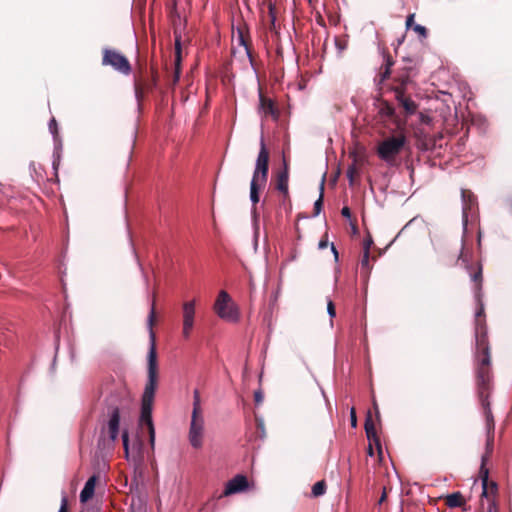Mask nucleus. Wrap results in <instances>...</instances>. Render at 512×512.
I'll list each match as a JSON object with an SVG mask.
<instances>
[{
    "label": "nucleus",
    "instance_id": "nucleus-51",
    "mask_svg": "<svg viewBox=\"0 0 512 512\" xmlns=\"http://www.w3.org/2000/svg\"><path fill=\"white\" fill-rule=\"evenodd\" d=\"M373 407L375 409L377 418H379V410H378V405H377L376 401L373 402Z\"/></svg>",
    "mask_w": 512,
    "mask_h": 512
},
{
    "label": "nucleus",
    "instance_id": "nucleus-15",
    "mask_svg": "<svg viewBox=\"0 0 512 512\" xmlns=\"http://www.w3.org/2000/svg\"><path fill=\"white\" fill-rule=\"evenodd\" d=\"M259 111L262 112L265 117L271 116L274 120H278L280 116V112L277 109L275 102L266 97L261 88H259Z\"/></svg>",
    "mask_w": 512,
    "mask_h": 512
},
{
    "label": "nucleus",
    "instance_id": "nucleus-6",
    "mask_svg": "<svg viewBox=\"0 0 512 512\" xmlns=\"http://www.w3.org/2000/svg\"><path fill=\"white\" fill-rule=\"evenodd\" d=\"M214 311L225 321L237 322L239 319L238 309L233 303L230 295L225 290H221L219 292L214 303Z\"/></svg>",
    "mask_w": 512,
    "mask_h": 512
},
{
    "label": "nucleus",
    "instance_id": "nucleus-47",
    "mask_svg": "<svg viewBox=\"0 0 512 512\" xmlns=\"http://www.w3.org/2000/svg\"><path fill=\"white\" fill-rule=\"evenodd\" d=\"M341 214L343 217L350 219L351 218V210L349 207L345 206L341 210Z\"/></svg>",
    "mask_w": 512,
    "mask_h": 512
},
{
    "label": "nucleus",
    "instance_id": "nucleus-42",
    "mask_svg": "<svg viewBox=\"0 0 512 512\" xmlns=\"http://www.w3.org/2000/svg\"><path fill=\"white\" fill-rule=\"evenodd\" d=\"M59 512H68V499L66 496H63L61 499V506Z\"/></svg>",
    "mask_w": 512,
    "mask_h": 512
},
{
    "label": "nucleus",
    "instance_id": "nucleus-14",
    "mask_svg": "<svg viewBox=\"0 0 512 512\" xmlns=\"http://www.w3.org/2000/svg\"><path fill=\"white\" fill-rule=\"evenodd\" d=\"M350 157L352 158V163L347 169V178L349 185L354 186L359 182L361 169L365 163V156L352 152L350 153Z\"/></svg>",
    "mask_w": 512,
    "mask_h": 512
},
{
    "label": "nucleus",
    "instance_id": "nucleus-46",
    "mask_svg": "<svg viewBox=\"0 0 512 512\" xmlns=\"http://www.w3.org/2000/svg\"><path fill=\"white\" fill-rule=\"evenodd\" d=\"M328 246V237L327 234L319 241L318 247L319 249H325Z\"/></svg>",
    "mask_w": 512,
    "mask_h": 512
},
{
    "label": "nucleus",
    "instance_id": "nucleus-23",
    "mask_svg": "<svg viewBox=\"0 0 512 512\" xmlns=\"http://www.w3.org/2000/svg\"><path fill=\"white\" fill-rule=\"evenodd\" d=\"M445 504L449 508H458L465 504V499L460 492H455L446 496Z\"/></svg>",
    "mask_w": 512,
    "mask_h": 512
},
{
    "label": "nucleus",
    "instance_id": "nucleus-17",
    "mask_svg": "<svg viewBox=\"0 0 512 512\" xmlns=\"http://www.w3.org/2000/svg\"><path fill=\"white\" fill-rule=\"evenodd\" d=\"M248 487V480L244 475H236L229 480L223 491L222 496H229L244 491Z\"/></svg>",
    "mask_w": 512,
    "mask_h": 512
},
{
    "label": "nucleus",
    "instance_id": "nucleus-11",
    "mask_svg": "<svg viewBox=\"0 0 512 512\" xmlns=\"http://www.w3.org/2000/svg\"><path fill=\"white\" fill-rule=\"evenodd\" d=\"M190 445L200 449L204 443V417L203 415H191V422L188 432Z\"/></svg>",
    "mask_w": 512,
    "mask_h": 512
},
{
    "label": "nucleus",
    "instance_id": "nucleus-29",
    "mask_svg": "<svg viewBox=\"0 0 512 512\" xmlns=\"http://www.w3.org/2000/svg\"><path fill=\"white\" fill-rule=\"evenodd\" d=\"M369 259H370V252L363 251V256L360 261V267H361V273L366 276L370 273V270H371V267L369 264Z\"/></svg>",
    "mask_w": 512,
    "mask_h": 512
},
{
    "label": "nucleus",
    "instance_id": "nucleus-21",
    "mask_svg": "<svg viewBox=\"0 0 512 512\" xmlns=\"http://www.w3.org/2000/svg\"><path fill=\"white\" fill-rule=\"evenodd\" d=\"M180 64H181V41L180 37L176 36L175 38V73H174V83H177L180 78Z\"/></svg>",
    "mask_w": 512,
    "mask_h": 512
},
{
    "label": "nucleus",
    "instance_id": "nucleus-5",
    "mask_svg": "<svg viewBox=\"0 0 512 512\" xmlns=\"http://www.w3.org/2000/svg\"><path fill=\"white\" fill-rule=\"evenodd\" d=\"M476 390L485 416L486 434H495V422L489 401L493 390V383L476 384Z\"/></svg>",
    "mask_w": 512,
    "mask_h": 512
},
{
    "label": "nucleus",
    "instance_id": "nucleus-36",
    "mask_svg": "<svg viewBox=\"0 0 512 512\" xmlns=\"http://www.w3.org/2000/svg\"><path fill=\"white\" fill-rule=\"evenodd\" d=\"M383 55L385 61L384 66L391 68L394 65V60L391 54L387 50H384Z\"/></svg>",
    "mask_w": 512,
    "mask_h": 512
},
{
    "label": "nucleus",
    "instance_id": "nucleus-49",
    "mask_svg": "<svg viewBox=\"0 0 512 512\" xmlns=\"http://www.w3.org/2000/svg\"><path fill=\"white\" fill-rule=\"evenodd\" d=\"M430 120H431V119H430L428 116H425V115L421 114V121H422L423 123H429V122H430Z\"/></svg>",
    "mask_w": 512,
    "mask_h": 512
},
{
    "label": "nucleus",
    "instance_id": "nucleus-26",
    "mask_svg": "<svg viewBox=\"0 0 512 512\" xmlns=\"http://www.w3.org/2000/svg\"><path fill=\"white\" fill-rule=\"evenodd\" d=\"M494 435L495 434H486L485 453L482 456V459H484V462H487L493 453Z\"/></svg>",
    "mask_w": 512,
    "mask_h": 512
},
{
    "label": "nucleus",
    "instance_id": "nucleus-22",
    "mask_svg": "<svg viewBox=\"0 0 512 512\" xmlns=\"http://www.w3.org/2000/svg\"><path fill=\"white\" fill-rule=\"evenodd\" d=\"M238 41H239V44L244 47L245 52L249 58L251 66L254 67V57L252 54V48H251L250 41H249L248 37H246L244 32L240 29L238 30Z\"/></svg>",
    "mask_w": 512,
    "mask_h": 512
},
{
    "label": "nucleus",
    "instance_id": "nucleus-48",
    "mask_svg": "<svg viewBox=\"0 0 512 512\" xmlns=\"http://www.w3.org/2000/svg\"><path fill=\"white\" fill-rule=\"evenodd\" d=\"M387 494H388V492H387V488H386V487H383V491H382L381 497H380V499H379V501H378V504H379V505H381L382 503H384V502L386 501V499H387Z\"/></svg>",
    "mask_w": 512,
    "mask_h": 512
},
{
    "label": "nucleus",
    "instance_id": "nucleus-2",
    "mask_svg": "<svg viewBox=\"0 0 512 512\" xmlns=\"http://www.w3.org/2000/svg\"><path fill=\"white\" fill-rule=\"evenodd\" d=\"M476 338V384L493 383L491 354L486 327L475 328Z\"/></svg>",
    "mask_w": 512,
    "mask_h": 512
},
{
    "label": "nucleus",
    "instance_id": "nucleus-20",
    "mask_svg": "<svg viewBox=\"0 0 512 512\" xmlns=\"http://www.w3.org/2000/svg\"><path fill=\"white\" fill-rule=\"evenodd\" d=\"M97 481H98V476H96V475L91 476L87 480V482L84 485V488L82 489V491L80 493V501L82 503L87 502L88 500H90L93 497Z\"/></svg>",
    "mask_w": 512,
    "mask_h": 512
},
{
    "label": "nucleus",
    "instance_id": "nucleus-16",
    "mask_svg": "<svg viewBox=\"0 0 512 512\" xmlns=\"http://www.w3.org/2000/svg\"><path fill=\"white\" fill-rule=\"evenodd\" d=\"M364 428H365L366 436H367L368 440L370 441V444L368 447V454L370 456H373L374 452H373L372 443H374L378 447L379 451H381V444H380V439L377 435L376 427L372 420L370 412L368 413V415L366 417Z\"/></svg>",
    "mask_w": 512,
    "mask_h": 512
},
{
    "label": "nucleus",
    "instance_id": "nucleus-13",
    "mask_svg": "<svg viewBox=\"0 0 512 512\" xmlns=\"http://www.w3.org/2000/svg\"><path fill=\"white\" fill-rule=\"evenodd\" d=\"M109 406L110 419L108 422V434L112 441H115L119 433L120 412L116 404L117 396L111 395Z\"/></svg>",
    "mask_w": 512,
    "mask_h": 512
},
{
    "label": "nucleus",
    "instance_id": "nucleus-52",
    "mask_svg": "<svg viewBox=\"0 0 512 512\" xmlns=\"http://www.w3.org/2000/svg\"><path fill=\"white\" fill-rule=\"evenodd\" d=\"M313 1H314V0H308V2H309V4H310V5H313Z\"/></svg>",
    "mask_w": 512,
    "mask_h": 512
},
{
    "label": "nucleus",
    "instance_id": "nucleus-31",
    "mask_svg": "<svg viewBox=\"0 0 512 512\" xmlns=\"http://www.w3.org/2000/svg\"><path fill=\"white\" fill-rule=\"evenodd\" d=\"M324 179L320 185V196L314 203V215H318L323 207Z\"/></svg>",
    "mask_w": 512,
    "mask_h": 512
},
{
    "label": "nucleus",
    "instance_id": "nucleus-41",
    "mask_svg": "<svg viewBox=\"0 0 512 512\" xmlns=\"http://www.w3.org/2000/svg\"><path fill=\"white\" fill-rule=\"evenodd\" d=\"M462 198H463L464 202H466L468 200L470 203H472L474 196L471 193V191L462 190Z\"/></svg>",
    "mask_w": 512,
    "mask_h": 512
},
{
    "label": "nucleus",
    "instance_id": "nucleus-24",
    "mask_svg": "<svg viewBox=\"0 0 512 512\" xmlns=\"http://www.w3.org/2000/svg\"><path fill=\"white\" fill-rule=\"evenodd\" d=\"M264 4L268 8L269 30L273 31L276 29V4L273 0H264Z\"/></svg>",
    "mask_w": 512,
    "mask_h": 512
},
{
    "label": "nucleus",
    "instance_id": "nucleus-37",
    "mask_svg": "<svg viewBox=\"0 0 512 512\" xmlns=\"http://www.w3.org/2000/svg\"><path fill=\"white\" fill-rule=\"evenodd\" d=\"M482 316H484V308L481 305L476 312V327H485V325L482 323V320L480 319Z\"/></svg>",
    "mask_w": 512,
    "mask_h": 512
},
{
    "label": "nucleus",
    "instance_id": "nucleus-38",
    "mask_svg": "<svg viewBox=\"0 0 512 512\" xmlns=\"http://www.w3.org/2000/svg\"><path fill=\"white\" fill-rule=\"evenodd\" d=\"M372 245H373V239H372L371 235H367V237H365L363 240V251L370 252V248Z\"/></svg>",
    "mask_w": 512,
    "mask_h": 512
},
{
    "label": "nucleus",
    "instance_id": "nucleus-19",
    "mask_svg": "<svg viewBox=\"0 0 512 512\" xmlns=\"http://www.w3.org/2000/svg\"><path fill=\"white\" fill-rule=\"evenodd\" d=\"M289 181V168L288 164L284 162V169L277 175L276 189L283 194V203L286 201L290 202V196L288 191Z\"/></svg>",
    "mask_w": 512,
    "mask_h": 512
},
{
    "label": "nucleus",
    "instance_id": "nucleus-28",
    "mask_svg": "<svg viewBox=\"0 0 512 512\" xmlns=\"http://www.w3.org/2000/svg\"><path fill=\"white\" fill-rule=\"evenodd\" d=\"M192 415H203L201 408V398L199 390L195 389L193 392V409Z\"/></svg>",
    "mask_w": 512,
    "mask_h": 512
},
{
    "label": "nucleus",
    "instance_id": "nucleus-1",
    "mask_svg": "<svg viewBox=\"0 0 512 512\" xmlns=\"http://www.w3.org/2000/svg\"><path fill=\"white\" fill-rule=\"evenodd\" d=\"M156 324V292H153L150 312L147 318V327L149 330L150 347L147 355V382L141 399L140 425L146 426L149 434L151 447L155 444V429L152 421V409L155 392L158 386V362L156 349V334L154 326Z\"/></svg>",
    "mask_w": 512,
    "mask_h": 512
},
{
    "label": "nucleus",
    "instance_id": "nucleus-43",
    "mask_svg": "<svg viewBox=\"0 0 512 512\" xmlns=\"http://www.w3.org/2000/svg\"><path fill=\"white\" fill-rule=\"evenodd\" d=\"M327 311H328V314L330 315V317H335L336 315V310H335V305L332 301H329L328 304H327Z\"/></svg>",
    "mask_w": 512,
    "mask_h": 512
},
{
    "label": "nucleus",
    "instance_id": "nucleus-18",
    "mask_svg": "<svg viewBox=\"0 0 512 512\" xmlns=\"http://www.w3.org/2000/svg\"><path fill=\"white\" fill-rule=\"evenodd\" d=\"M444 261L447 265H457L459 261H461L467 269L468 266V255L464 251V243L463 241L454 249L453 253H449L444 256Z\"/></svg>",
    "mask_w": 512,
    "mask_h": 512
},
{
    "label": "nucleus",
    "instance_id": "nucleus-33",
    "mask_svg": "<svg viewBox=\"0 0 512 512\" xmlns=\"http://www.w3.org/2000/svg\"><path fill=\"white\" fill-rule=\"evenodd\" d=\"M49 131L51 132V134L54 137V140L56 141L59 137V133H58V124L54 117L49 122Z\"/></svg>",
    "mask_w": 512,
    "mask_h": 512
},
{
    "label": "nucleus",
    "instance_id": "nucleus-40",
    "mask_svg": "<svg viewBox=\"0 0 512 512\" xmlns=\"http://www.w3.org/2000/svg\"><path fill=\"white\" fill-rule=\"evenodd\" d=\"M122 441H123V447L126 453V456L128 455V446H129V436L128 432L124 431L122 434Z\"/></svg>",
    "mask_w": 512,
    "mask_h": 512
},
{
    "label": "nucleus",
    "instance_id": "nucleus-12",
    "mask_svg": "<svg viewBox=\"0 0 512 512\" xmlns=\"http://www.w3.org/2000/svg\"><path fill=\"white\" fill-rule=\"evenodd\" d=\"M195 301H187L182 305V318H183V327H182V335L185 339H188L191 335V332L194 327L195 320Z\"/></svg>",
    "mask_w": 512,
    "mask_h": 512
},
{
    "label": "nucleus",
    "instance_id": "nucleus-27",
    "mask_svg": "<svg viewBox=\"0 0 512 512\" xmlns=\"http://www.w3.org/2000/svg\"><path fill=\"white\" fill-rule=\"evenodd\" d=\"M262 184L258 180H251L250 184V199L255 205L259 202V189Z\"/></svg>",
    "mask_w": 512,
    "mask_h": 512
},
{
    "label": "nucleus",
    "instance_id": "nucleus-7",
    "mask_svg": "<svg viewBox=\"0 0 512 512\" xmlns=\"http://www.w3.org/2000/svg\"><path fill=\"white\" fill-rule=\"evenodd\" d=\"M102 65L111 66L114 70L124 75L131 73V64L127 57L116 49L104 48L102 51Z\"/></svg>",
    "mask_w": 512,
    "mask_h": 512
},
{
    "label": "nucleus",
    "instance_id": "nucleus-50",
    "mask_svg": "<svg viewBox=\"0 0 512 512\" xmlns=\"http://www.w3.org/2000/svg\"><path fill=\"white\" fill-rule=\"evenodd\" d=\"M331 249H332V252H333L335 258L337 259L338 258V251H337L336 247L334 246V244H331Z\"/></svg>",
    "mask_w": 512,
    "mask_h": 512
},
{
    "label": "nucleus",
    "instance_id": "nucleus-45",
    "mask_svg": "<svg viewBox=\"0 0 512 512\" xmlns=\"http://www.w3.org/2000/svg\"><path fill=\"white\" fill-rule=\"evenodd\" d=\"M414 18H415V14H410V15L407 16V18H406V27L408 29L409 28H413V26L415 25Z\"/></svg>",
    "mask_w": 512,
    "mask_h": 512
},
{
    "label": "nucleus",
    "instance_id": "nucleus-30",
    "mask_svg": "<svg viewBox=\"0 0 512 512\" xmlns=\"http://www.w3.org/2000/svg\"><path fill=\"white\" fill-rule=\"evenodd\" d=\"M326 492V483L324 480H321V481H318L316 482L313 486H312V495L314 497H319V496H322L324 495Z\"/></svg>",
    "mask_w": 512,
    "mask_h": 512
},
{
    "label": "nucleus",
    "instance_id": "nucleus-34",
    "mask_svg": "<svg viewBox=\"0 0 512 512\" xmlns=\"http://www.w3.org/2000/svg\"><path fill=\"white\" fill-rule=\"evenodd\" d=\"M390 75H391V68L386 67V66L383 65L380 68V73H379L380 82H383L386 79H388L390 77Z\"/></svg>",
    "mask_w": 512,
    "mask_h": 512
},
{
    "label": "nucleus",
    "instance_id": "nucleus-10",
    "mask_svg": "<svg viewBox=\"0 0 512 512\" xmlns=\"http://www.w3.org/2000/svg\"><path fill=\"white\" fill-rule=\"evenodd\" d=\"M269 151L266 148L264 139L260 141V151L256 160V167L253 173V180L260 181L261 184H266L268 171H269Z\"/></svg>",
    "mask_w": 512,
    "mask_h": 512
},
{
    "label": "nucleus",
    "instance_id": "nucleus-9",
    "mask_svg": "<svg viewBox=\"0 0 512 512\" xmlns=\"http://www.w3.org/2000/svg\"><path fill=\"white\" fill-rule=\"evenodd\" d=\"M486 463L484 459L481 460V467L479 470V478L482 482V498L485 497L487 499V512H492L495 509V501L492 496L497 493V484L494 481H489V470L486 467Z\"/></svg>",
    "mask_w": 512,
    "mask_h": 512
},
{
    "label": "nucleus",
    "instance_id": "nucleus-8",
    "mask_svg": "<svg viewBox=\"0 0 512 512\" xmlns=\"http://www.w3.org/2000/svg\"><path fill=\"white\" fill-rule=\"evenodd\" d=\"M399 84L394 87L395 99L399 106L403 109L406 116H411L416 113L418 105L406 94V86L411 82L409 76L401 77Z\"/></svg>",
    "mask_w": 512,
    "mask_h": 512
},
{
    "label": "nucleus",
    "instance_id": "nucleus-4",
    "mask_svg": "<svg viewBox=\"0 0 512 512\" xmlns=\"http://www.w3.org/2000/svg\"><path fill=\"white\" fill-rule=\"evenodd\" d=\"M406 143V137L403 134L390 136L381 141L377 146V155L386 163L392 165L396 157L402 151Z\"/></svg>",
    "mask_w": 512,
    "mask_h": 512
},
{
    "label": "nucleus",
    "instance_id": "nucleus-35",
    "mask_svg": "<svg viewBox=\"0 0 512 512\" xmlns=\"http://www.w3.org/2000/svg\"><path fill=\"white\" fill-rule=\"evenodd\" d=\"M416 33H418L422 38H426L428 35L427 29L419 24H415L412 28Z\"/></svg>",
    "mask_w": 512,
    "mask_h": 512
},
{
    "label": "nucleus",
    "instance_id": "nucleus-39",
    "mask_svg": "<svg viewBox=\"0 0 512 512\" xmlns=\"http://www.w3.org/2000/svg\"><path fill=\"white\" fill-rule=\"evenodd\" d=\"M264 395L261 390H257L254 392V401L256 405H260L263 402Z\"/></svg>",
    "mask_w": 512,
    "mask_h": 512
},
{
    "label": "nucleus",
    "instance_id": "nucleus-25",
    "mask_svg": "<svg viewBox=\"0 0 512 512\" xmlns=\"http://www.w3.org/2000/svg\"><path fill=\"white\" fill-rule=\"evenodd\" d=\"M378 114L383 119L384 118L391 119V118H393L395 116V109L387 101H380L379 102V107H378Z\"/></svg>",
    "mask_w": 512,
    "mask_h": 512
},
{
    "label": "nucleus",
    "instance_id": "nucleus-44",
    "mask_svg": "<svg viewBox=\"0 0 512 512\" xmlns=\"http://www.w3.org/2000/svg\"><path fill=\"white\" fill-rule=\"evenodd\" d=\"M350 420H351L352 427H356L357 426V417H356V411H355L354 407H352L350 410Z\"/></svg>",
    "mask_w": 512,
    "mask_h": 512
},
{
    "label": "nucleus",
    "instance_id": "nucleus-32",
    "mask_svg": "<svg viewBox=\"0 0 512 512\" xmlns=\"http://www.w3.org/2000/svg\"><path fill=\"white\" fill-rule=\"evenodd\" d=\"M471 280L476 283L477 289L481 288L482 283V266L480 264L477 265V270L471 273Z\"/></svg>",
    "mask_w": 512,
    "mask_h": 512
},
{
    "label": "nucleus",
    "instance_id": "nucleus-3",
    "mask_svg": "<svg viewBox=\"0 0 512 512\" xmlns=\"http://www.w3.org/2000/svg\"><path fill=\"white\" fill-rule=\"evenodd\" d=\"M157 73L151 71L148 73L144 67H139L137 74L134 76V92L138 105L141 106L146 95L154 90L157 85Z\"/></svg>",
    "mask_w": 512,
    "mask_h": 512
}]
</instances>
